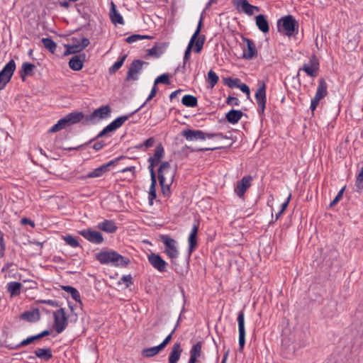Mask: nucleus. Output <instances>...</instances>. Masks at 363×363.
Returning <instances> with one entry per match:
<instances>
[{
  "label": "nucleus",
  "instance_id": "4468645a",
  "mask_svg": "<svg viewBox=\"0 0 363 363\" xmlns=\"http://www.w3.org/2000/svg\"><path fill=\"white\" fill-rule=\"evenodd\" d=\"M79 234L91 243L101 244L104 242L102 234L91 228H86L79 231Z\"/></svg>",
  "mask_w": 363,
  "mask_h": 363
},
{
  "label": "nucleus",
  "instance_id": "bf43d9fd",
  "mask_svg": "<svg viewBox=\"0 0 363 363\" xmlns=\"http://www.w3.org/2000/svg\"><path fill=\"white\" fill-rule=\"evenodd\" d=\"M345 189V186H344L343 188H342L339 192L337 193V194L336 195V196L334 198V199L330 202V207H333L335 206L340 201V199H342V195L344 194V191Z\"/></svg>",
  "mask_w": 363,
  "mask_h": 363
},
{
  "label": "nucleus",
  "instance_id": "4d7b16f0",
  "mask_svg": "<svg viewBox=\"0 0 363 363\" xmlns=\"http://www.w3.org/2000/svg\"><path fill=\"white\" fill-rule=\"evenodd\" d=\"M150 179L151 184L149 189V192L156 191V186H157V176L155 171H152L150 172Z\"/></svg>",
  "mask_w": 363,
  "mask_h": 363
},
{
  "label": "nucleus",
  "instance_id": "bb28decb",
  "mask_svg": "<svg viewBox=\"0 0 363 363\" xmlns=\"http://www.w3.org/2000/svg\"><path fill=\"white\" fill-rule=\"evenodd\" d=\"M97 228L100 230L108 233H113L118 229L116 223L113 220H104V221L98 223Z\"/></svg>",
  "mask_w": 363,
  "mask_h": 363
},
{
  "label": "nucleus",
  "instance_id": "1a4fd4ad",
  "mask_svg": "<svg viewBox=\"0 0 363 363\" xmlns=\"http://www.w3.org/2000/svg\"><path fill=\"white\" fill-rule=\"evenodd\" d=\"M147 62L141 60H134L130 65L125 79V82L136 81L138 79V74L141 73L143 66Z\"/></svg>",
  "mask_w": 363,
  "mask_h": 363
},
{
  "label": "nucleus",
  "instance_id": "2eb2a0df",
  "mask_svg": "<svg viewBox=\"0 0 363 363\" xmlns=\"http://www.w3.org/2000/svg\"><path fill=\"white\" fill-rule=\"evenodd\" d=\"M242 39L247 44V47L243 48L242 58L245 60H252L257 57V50L254 41L244 36H242Z\"/></svg>",
  "mask_w": 363,
  "mask_h": 363
},
{
  "label": "nucleus",
  "instance_id": "9b49d317",
  "mask_svg": "<svg viewBox=\"0 0 363 363\" xmlns=\"http://www.w3.org/2000/svg\"><path fill=\"white\" fill-rule=\"evenodd\" d=\"M164 155V149L162 143L157 145L152 156L147 160L149 162L148 169L150 172L155 171V167L161 162V160Z\"/></svg>",
  "mask_w": 363,
  "mask_h": 363
},
{
  "label": "nucleus",
  "instance_id": "39448f33",
  "mask_svg": "<svg viewBox=\"0 0 363 363\" xmlns=\"http://www.w3.org/2000/svg\"><path fill=\"white\" fill-rule=\"evenodd\" d=\"M258 89L255 92V99L257 104V112L260 116H264L267 103L266 84L264 81H258Z\"/></svg>",
  "mask_w": 363,
  "mask_h": 363
},
{
  "label": "nucleus",
  "instance_id": "0e129e2a",
  "mask_svg": "<svg viewBox=\"0 0 363 363\" xmlns=\"http://www.w3.org/2000/svg\"><path fill=\"white\" fill-rule=\"evenodd\" d=\"M225 103L230 106H239L240 101L237 97L229 96L227 98Z\"/></svg>",
  "mask_w": 363,
  "mask_h": 363
},
{
  "label": "nucleus",
  "instance_id": "a878e982",
  "mask_svg": "<svg viewBox=\"0 0 363 363\" xmlns=\"http://www.w3.org/2000/svg\"><path fill=\"white\" fill-rule=\"evenodd\" d=\"M35 65L31 62H23L21 69L19 70V76L22 81H25L27 76H33Z\"/></svg>",
  "mask_w": 363,
  "mask_h": 363
},
{
  "label": "nucleus",
  "instance_id": "58836bf2",
  "mask_svg": "<svg viewBox=\"0 0 363 363\" xmlns=\"http://www.w3.org/2000/svg\"><path fill=\"white\" fill-rule=\"evenodd\" d=\"M162 349L158 345L155 347L145 348L141 351V355L145 358H150L156 356Z\"/></svg>",
  "mask_w": 363,
  "mask_h": 363
},
{
  "label": "nucleus",
  "instance_id": "864d4df0",
  "mask_svg": "<svg viewBox=\"0 0 363 363\" xmlns=\"http://www.w3.org/2000/svg\"><path fill=\"white\" fill-rule=\"evenodd\" d=\"M63 240L65 241L67 245L72 247H79V243L78 240L72 235H69L63 236Z\"/></svg>",
  "mask_w": 363,
  "mask_h": 363
},
{
  "label": "nucleus",
  "instance_id": "49530a36",
  "mask_svg": "<svg viewBox=\"0 0 363 363\" xmlns=\"http://www.w3.org/2000/svg\"><path fill=\"white\" fill-rule=\"evenodd\" d=\"M152 38L150 35H140V34H133L125 39V41L128 43H133L140 40L143 39H150Z\"/></svg>",
  "mask_w": 363,
  "mask_h": 363
},
{
  "label": "nucleus",
  "instance_id": "79ce46f5",
  "mask_svg": "<svg viewBox=\"0 0 363 363\" xmlns=\"http://www.w3.org/2000/svg\"><path fill=\"white\" fill-rule=\"evenodd\" d=\"M44 47L51 53L54 54L57 48L56 43L50 38H44L41 40Z\"/></svg>",
  "mask_w": 363,
  "mask_h": 363
},
{
  "label": "nucleus",
  "instance_id": "09e8293b",
  "mask_svg": "<svg viewBox=\"0 0 363 363\" xmlns=\"http://www.w3.org/2000/svg\"><path fill=\"white\" fill-rule=\"evenodd\" d=\"M232 145V143L226 146L225 147H229ZM185 148L189 149L191 152H206L208 150H220L223 148L224 147L220 146V147H201V148H194L191 147H189L187 145H185Z\"/></svg>",
  "mask_w": 363,
  "mask_h": 363
},
{
  "label": "nucleus",
  "instance_id": "a211bd4d",
  "mask_svg": "<svg viewBox=\"0 0 363 363\" xmlns=\"http://www.w3.org/2000/svg\"><path fill=\"white\" fill-rule=\"evenodd\" d=\"M233 3L237 9L241 8L242 11L249 16H252L255 11H259L258 6L250 4L247 0H233Z\"/></svg>",
  "mask_w": 363,
  "mask_h": 363
},
{
  "label": "nucleus",
  "instance_id": "f3484780",
  "mask_svg": "<svg viewBox=\"0 0 363 363\" xmlns=\"http://www.w3.org/2000/svg\"><path fill=\"white\" fill-rule=\"evenodd\" d=\"M199 228V222L196 221L194 223L190 234L188 238V243H189V258L191 255V253L196 248L198 242H197V236L198 231Z\"/></svg>",
  "mask_w": 363,
  "mask_h": 363
},
{
  "label": "nucleus",
  "instance_id": "5701e85b",
  "mask_svg": "<svg viewBox=\"0 0 363 363\" xmlns=\"http://www.w3.org/2000/svg\"><path fill=\"white\" fill-rule=\"evenodd\" d=\"M63 118L65 120L67 126H70L84 119V114L82 111H74L68 113Z\"/></svg>",
  "mask_w": 363,
  "mask_h": 363
},
{
  "label": "nucleus",
  "instance_id": "7c9ffc66",
  "mask_svg": "<svg viewBox=\"0 0 363 363\" xmlns=\"http://www.w3.org/2000/svg\"><path fill=\"white\" fill-rule=\"evenodd\" d=\"M256 26L263 33L269 31V26L267 17L264 14H259L255 17Z\"/></svg>",
  "mask_w": 363,
  "mask_h": 363
},
{
  "label": "nucleus",
  "instance_id": "37998d69",
  "mask_svg": "<svg viewBox=\"0 0 363 363\" xmlns=\"http://www.w3.org/2000/svg\"><path fill=\"white\" fill-rule=\"evenodd\" d=\"M218 80L219 77L218 74L212 69L209 70L206 79L207 82L209 84V87L213 89L218 83Z\"/></svg>",
  "mask_w": 363,
  "mask_h": 363
},
{
  "label": "nucleus",
  "instance_id": "9d476101",
  "mask_svg": "<svg viewBox=\"0 0 363 363\" xmlns=\"http://www.w3.org/2000/svg\"><path fill=\"white\" fill-rule=\"evenodd\" d=\"M203 13L201 15L200 19L199 21L196 30L194 31V34L192 35L191 39H193L196 41L195 46L194 48V50L196 53H199L203 49L206 37L204 35H200L201 30L203 27Z\"/></svg>",
  "mask_w": 363,
  "mask_h": 363
},
{
  "label": "nucleus",
  "instance_id": "680f3d73",
  "mask_svg": "<svg viewBox=\"0 0 363 363\" xmlns=\"http://www.w3.org/2000/svg\"><path fill=\"white\" fill-rule=\"evenodd\" d=\"M4 233L0 230V258H2L5 255L6 245L4 239Z\"/></svg>",
  "mask_w": 363,
  "mask_h": 363
},
{
  "label": "nucleus",
  "instance_id": "4be33fe9",
  "mask_svg": "<svg viewBox=\"0 0 363 363\" xmlns=\"http://www.w3.org/2000/svg\"><path fill=\"white\" fill-rule=\"evenodd\" d=\"M20 319L28 323H35L40 319V313L38 308L26 311L20 315Z\"/></svg>",
  "mask_w": 363,
  "mask_h": 363
},
{
  "label": "nucleus",
  "instance_id": "aec40b11",
  "mask_svg": "<svg viewBox=\"0 0 363 363\" xmlns=\"http://www.w3.org/2000/svg\"><path fill=\"white\" fill-rule=\"evenodd\" d=\"M252 179V177L251 176H245L238 182L237 186L235 188V192L240 198L244 196L247 189L251 186L250 182Z\"/></svg>",
  "mask_w": 363,
  "mask_h": 363
},
{
  "label": "nucleus",
  "instance_id": "3c124183",
  "mask_svg": "<svg viewBox=\"0 0 363 363\" xmlns=\"http://www.w3.org/2000/svg\"><path fill=\"white\" fill-rule=\"evenodd\" d=\"M201 348H202V342L199 341L196 344H194L191 350L190 354L199 357L201 354Z\"/></svg>",
  "mask_w": 363,
  "mask_h": 363
},
{
  "label": "nucleus",
  "instance_id": "774afa93",
  "mask_svg": "<svg viewBox=\"0 0 363 363\" xmlns=\"http://www.w3.org/2000/svg\"><path fill=\"white\" fill-rule=\"evenodd\" d=\"M79 40V46L80 48L81 51L86 48L90 44V41L87 38H82Z\"/></svg>",
  "mask_w": 363,
  "mask_h": 363
},
{
  "label": "nucleus",
  "instance_id": "a18cd8bd",
  "mask_svg": "<svg viewBox=\"0 0 363 363\" xmlns=\"http://www.w3.org/2000/svg\"><path fill=\"white\" fill-rule=\"evenodd\" d=\"M67 127V125L65 122V120L62 118H60L57 123L56 124H55L53 126H52L48 132L49 133H56V132H58L61 130H62L63 128Z\"/></svg>",
  "mask_w": 363,
  "mask_h": 363
},
{
  "label": "nucleus",
  "instance_id": "6ab92c4d",
  "mask_svg": "<svg viewBox=\"0 0 363 363\" xmlns=\"http://www.w3.org/2000/svg\"><path fill=\"white\" fill-rule=\"evenodd\" d=\"M181 135L184 136L186 140L193 141L196 140H206V133L201 130L184 129L182 131Z\"/></svg>",
  "mask_w": 363,
  "mask_h": 363
},
{
  "label": "nucleus",
  "instance_id": "f257e3e1",
  "mask_svg": "<svg viewBox=\"0 0 363 363\" xmlns=\"http://www.w3.org/2000/svg\"><path fill=\"white\" fill-rule=\"evenodd\" d=\"M95 259L101 264H111L116 267H126L130 259L113 250H102L95 254Z\"/></svg>",
  "mask_w": 363,
  "mask_h": 363
},
{
  "label": "nucleus",
  "instance_id": "f03ea898",
  "mask_svg": "<svg viewBox=\"0 0 363 363\" xmlns=\"http://www.w3.org/2000/svg\"><path fill=\"white\" fill-rule=\"evenodd\" d=\"M277 30L279 33L288 37L298 34L299 24L291 15H286L277 21Z\"/></svg>",
  "mask_w": 363,
  "mask_h": 363
},
{
  "label": "nucleus",
  "instance_id": "c85d7f7f",
  "mask_svg": "<svg viewBox=\"0 0 363 363\" xmlns=\"http://www.w3.org/2000/svg\"><path fill=\"white\" fill-rule=\"evenodd\" d=\"M109 170L110 169L106 168V165L104 164L101 166L94 169L93 171L89 172L86 175L79 177V179L81 180H84L88 178L100 177Z\"/></svg>",
  "mask_w": 363,
  "mask_h": 363
},
{
  "label": "nucleus",
  "instance_id": "20e7f679",
  "mask_svg": "<svg viewBox=\"0 0 363 363\" xmlns=\"http://www.w3.org/2000/svg\"><path fill=\"white\" fill-rule=\"evenodd\" d=\"M111 113V108L108 105L102 106L95 109L91 114L84 115V120L82 121L84 125L89 123L94 124L96 123V118L104 119L108 118Z\"/></svg>",
  "mask_w": 363,
  "mask_h": 363
},
{
  "label": "nucleus",
  "instance_id": "338daca9",
  "mask_svg": "<svg viewBox=\"0 0 363 363\" xmlns=\"http://www.w3.org/2000/svg\"><path fill=\"white\" fill-rule=\"evenodd\" d=\"M322 99L315 96L313 97V99L311 100V106H310V109L311 111H312V113L314 112V111L316 109L318 104H319V101L321 100Z\"/></svg>",
  "mask_w": 363,
  "mask_h": 363
},
{
  "label": "nucleus",
  "instance_id": "e433bc0d",
  "mask_svg": "<svg viewBox=\"0 0 363 363\" xmlns=\"http://www.w3.org/2000/svg\"><path fill=\"white\" fill-rule=\"evenodd\" d=\"M23 285L18 281H11L7 284V291L11 296H16L21 294V289Z\"/></svg>",
  "mask_w": 363,
  "mask_h": 363
},
{
  "label": "nucleus",
  "instance_id": "ddd939ff",
  "mask_svg": "<svg viewBox=\"0 0 363 363\" xmlns=\"http://www.w3.org/2000/svg\"><path fill=\"white\" fill-rule=\"evenodd\" d=\"M147 259L150 264L158 272H164L167 271L168 263L159 254L150 252L147 255Z\"/></svg>",
  "mask_w": 363,
  "mask_h": 363
},
{
  "label": "nucleus",
  "instance_id": "a19ab883",
  "mask_svg": "<svg viewBox=\"0 0 363 363\" xmlns=\"http://www.w3.org/2000/svg\"><path fill=\"white\" fill-rule=\"evenodd\" d=\"M128 57L127 54H124L121 56H120L118 59V60L114 62V64L108 68V73L109 74L112 75L115 74L123 65L125 60H126Z\"/></svg>",
  "mask_w": 363,
  "mask_h": 363
},
{
  "label": "nucleus",
  "instance_id": "ea45409f",
  "mask_svg": "<svg viewBox=\"0 0 363 363\" xmlns=\"http://www.w3.org/2000/svg\"><path fill=\"white\" fill-rule=\"evenodd\" d=\"M182 103L186 107L194 108L198 106V99L193 95L186 94L182 97Z\"/></svg>",
  "mask_w": 363,
  "mask_h": 363
},
{
  "label": "nucleus",
  "instance_id": "c9c22d12",
  "mask_svg": "<svg viewBox=\"0 0 363 363\" xmlns=\"http://www.w3.org/2000/svg\"><path fill=\"white\" fill-rule=\"evenodd\" d=\"M35 356L45 361L52 358V350L50 348H38L34 351Z\"/></svg>",
  "mask_w": 363,
  "mask_h": 363
},
{
  "label": "nucleus",
  "instance_id": "423d86ee",
  "mask_svg": "<svg viewBox=\"0 0 363 363\" xmlns=\"http://www.w3.org/2000/svg\"><path fill=\"white\" fill-rule=\"evenodd\" d=\"M16 67L15 61L11 60L0 71V90L4 89L6 85L10 82L16 70Z\"/></svg>",
  "mask_w": 363,
  "mask_h": 363
},
{
  "label": "nucleus",
  "instance_id": "6e6d98bb",
  "mask_svg": "<svg viewBox=\"0 0 363 363\" xmlns=\"http://www.w3.org/2000/svg\"><path fill=\"white\" fill-rule=\"evenodd\" d=\"M179 324V320L177 321V325H175V327L174 328V329L172 330V332L170 333V334H169L165 338L164 340L159 345L161 348L163 350L164 347H166V346L169 343V342L172 340V335L174 333L176 329H177V327Z\"/></svg>",
  "mask_w": 363,
  "mask_h": 363
},
{
  "label": "nucleus",
  "instance_id": "dca6fc26",
  "mask_svg": "<svg viewBox=\"0 0 363 363\" xmlns=\"http://www.w3.org/2000/svg\"><path fill=\"white\" fill-rule=\"evenodd\" d=\"M144 106V104H142L139 108H138L134 111L130 113L128 115L121 116L113 120L111 123H110L108 125V128L111 132H113L120 127H121L123 123L128 121L131 116H133L135 113H136L139 110H140Z\"/></svg>",
  "mask_w": 363,
  "mask_h": 363
},
{
  "label": "nucleus",
  "instance_id": "5fc2aeb1",
  "mask_svg": "<svg viewBox=\"0 0 363 363\" xmlns=\"http://www.w3.org/2000/svg\"><path fill=\"white\" fill-rule=\"evenodd\" d=\"M170 168V163L167 161L160 162V165L157 169V177L164 176V171Z\"/></svg>",
  "mask_w": 363,
  "mask_h": 363
},
{
  "label": "nucleus",
  "instance_id": "412c9836",
  "mask_svg": "<svg viewBox=\"0 0 363 363\" xmlns=\"http://www.w3.org/2000/svg\"><path fill=\"white\" fill-rule=\"evenodd\" d=\"M85 60L86 55L84 53L74 55L69 61V67L73 71H79L83 68Z\"/></svg>",
  "mask_w": 363,
  "mask_h": 363
},
{
  "label": "nucleus",
  "instance_id": "de8ad7c7",
  "mask_svg": "<svg viewBox=\"0 0 363 363\" xmlns=\"http://www.w3.org/2000/svg\"><path fill=\"white\" fill-rule=\"evenodd\" d=\"M195 40H194L193 39H190L187 48H186V50L184 52V55L183 58V61H184V65H186L187 61L189 60L191 57L192 48L194 45L195 46Z\"/></svg>",
  "mask_w": 363,
  "mask_h": 363
},
{
  "label": "nucleus",
  "instance_id": "4c0bfd02",
  "mask_svg": "<svg viewBox=\"0 0 363 363\" xmlns=\"http://www.w3.org/2000/svg\"><path fill=\"white\" fill-rule=\"evenodd\" d=\"M111 133L110 130L108 128L107 126H106L101 131H100L98 135L91 139L89 141H88L87 143H84V145H80L76 147H64L65 150H79L82 147H83L84 145H86L88 144H90L92 142L96 140L97 139L100 138H103L104 137L106 134Z\"/></svg>",
  "mask_w": 363,
  "mask_h": 363
},
{
  "label": "nucleus",
  "instance_id": "6e6552de",
  "mask_svg": "<svg viewBox=\"0 0 363 363\" xmlns=\"http://www.w3.org/2000/svg\"><path fill=\"white\" fill-rule=\"evenodd\" d=\"M320 63L318 57L315 54H313L310 57L308 63H304L301 68L298 69L297 76L299 75L300 71H303L306 74L311 77H315L318 74Z\"/></svg>",
  "mask_w": 363,
  "mask_h": 363
},
{
  "label": "nucleus",
  "instance_id": "e2e57ef3",
  "mask_svg": "<svg viewBox=\"0 0 363 363\" xmlns=\"http://www.w3.org/2000/svg\"><path fill=\"white\" fill-rule=\"evenodd\" d=\"M245 344V333H239V349L240 352H242Z\"/></svg>",
  "mask_w": 363,
  "mask_h": 363
},
{
  "label": "nucleus",
  "instance_id": "cd10ccee",
  "mask_svg": "<svg viewBox=\"0 0 363 363\" xmlns=\"http://www.w3.org/2000/svg\"><path fill=\"white\" fill-rule=\"evenodd\" d=\"M158 177L159 183L161 186L162 193L163 196L164 197H167V198L169 197L171 195L170 186H171L172 184L173 183L174 174H172L171 176L169 183H167V184L165 183L166 179H165L164 176L160 175V177Z\"/></svg>",
  "mask_w": 363,
  "mask_h": 363
},
{
  "label": "nucleus",
  "instance_id": "0eeeda50",
  "mask_svg": "<svg viewBox=\"0 0 363 363\" xmlns=\"http://www.w3.org/2000/svg\"><path fill=\"white\" fill-rule=\"evenodd\" d=\"M54 328L57 333H62L68 325L65 310L63 308L54 311Z\"/></svg>",
  "mask_w": 363,
  "mask_h": 363
},
{
  "label": "nucleus",
  "instance_id": "f704fd0d",
  "mask_svg": "<svg viewBox=\"0 0 363 363\" xmlns=\"http://www.w3.org/2000/svg\"><path fill=\"white\" fill-rule=\"evenodd\" d=\"M61 289L64 290L65 291L69 294L72 296V298L77 303H79L80 305H82V302L81 301L80 294L79 291L69 285H62Z\"/></svg>",
  "mask_w": 363,
  "mask_h": 363
},
{
  "label": "nucleus",
  "instance_id": "2f4dec72",
  "mask_svg": "<svg viewBox=\"0 0 363 363\" xmlns=\"http://www.w3.org/2000/svg\"><path fill=\"white\" fill-rule=\"evenodd\" d=\"M167 47V43H155V45L150 49L147 50V55L159 57L164 52Z\"/></svg>",
  "mask_w": 363,
  "mask_h": 363
},
{
  "label": "nucleus",
  "instance_id": "69168bd1",
  "mask_svg": "<svg viewBox=\"0 0 363 363\" xmlns=\"http://www.w3.org/2000/svg\"><path fill=\"white\" fill-rule=\"evenodd\" d=\"M38 303L47 304V305L51 306L52 307H59L60 306L59 302L54 301V300H50V299L38 300Z\"/></svg>",
  "mask_w": 363,
  "mask_h": 363
},
{
  "label": "nucleus",
  "instance_id": "8fccbe9b",
  "mask_svg": "<svg viewBox=\"0 0 363 363\" xmlns=\"http://www.w3.org/2000/svg\"><path fill=\"white\" fill-rule=\"evenodd\" d=\"M158 84H163L169 85L170 84L169 74L167 73H164V74H162L160 75L159 77H157L155 79L154 84H155L157 86Z\"/></svg>",
  "mask_w": 363,
  "mask_h": 363
},
{
  "label": "nucleus",
  "instance_id": "13d9d810",
  "mask_svg": "<svg viewBox=\"0 0 363 363\" xmlns=\"http://www.w3.org/2000/svg\"><path fill=\"white\" fill-rule=\"evenodd\" d=\"M122 282L125 283V287L128 288L130 285L133 284L132 276L130 274L122 276L118 281V284H121Z\"/></svg>",
  "mask_w": 363,
  "mask_h": 363
},
{
  "label": "nucleus",
  "instance_id": "473e14b6",
  "mask_svg": "<svg viewBox=\"0 0 363 363\" xmlns=\"http://www.w3.org/2000/svg\"><path fill=\"white\" fill-rule=\"evenodd\" d=\"M71 40L74 43L72 45L65 44V47L66 48V50L64 52V56H67L71 54H75L77 52H81L80 48L79 46V40L75 37H72Z\"/></svg>",
  "mask_w": 363,
  "mask_h": 363
},
{
  "label": "nucleus",
  "instance_id": "b1692460",
  "mask_svg": "<svg viewBox=\"0 0 363 363\" xmlns=\"http://www.w3.org/2000/svg\"><path fill=\"white\" fill-rule=\"evenodd\" d=\"M183 352L180 342H175L169 353L168 362L169 363H177L180 359Z\"/></svg>",
  "mask_w": 363,
  "mask_h": 363
},
{
  "label": "nucleus",
  "instance_id": "052dcab7",
  "mask_svg": "<svg viewBox=\"0 0 363 363\" xmlns=\"http://www.w3.org/2000/svg\"><path fill=\"white\" fill-rule=\"evenodd\" d=\"M356 186L359 190L363 189V167L357 177Z\"/></svg>",
  "mask_w": 363,
  "mask_h": 363
},
{
  "label": "nucleus",
  "instance_id": "f8f14e48",
  "mask_svg": "<svg viewBox=\"0 0 363 363\" xmlns=\"http://www.w3.org/2000/svg\"><path fill=\"white\" fill-rule=\"evenodd\" d=\"M223 84L229 88H238L242 92L247 95V99L250 96V87L244 83H240L239 78L225 77L223 79Z\"/></svg>",
  "mask_w": 363,
  "mask_h": 363
},
{
  "label": "nucleus",
  "instance_id": "c03bdc74",
  "mask_svg": "<svg viewBox=\"0 0 363 363\" xmlns=\"http://www.w3.org/2000/svg\"><path fill=\"white\" fill-rule=\"evenodd\" d=\"M238 333H245V314L244 311L241 310L238 313Z\"/></svg>",
  "mask_w": 363,
  "mask_h": 363
},
{
  "label": "nucleus",
  "instance_id": "72a5a7b5",
  "mask_svg": "<svg viewBox=\"0 0 363 363\" xmlns=\"http://www.w3.org/2000/svg\"><path fill=\"white\" fill-rule=\"evenodd\" d=\"M328 95V84L323 77H320L318 80V85L316 90V96L323 99Z\"/></svg>",
  "mask_w": 363,
  "mask_h": 363
},
{
  "label": "nucleus",
  "instance_id": "7ed1b4c3",
  "mask_svg": "<svg viewBox=\"0 0 363 363\" xmlns=\"http://www.w3.org/2000/svg\"><path fill=\"white\" fill-rule=\"evenodd\" d=\"M160 238L164 245V252L171 259L172 264L176 265L175 259L179 256V250L177 247V242L168 235H161Z\"/></svg>",
  "mask_w": 363,
  "mask_h": 363
},
{
  "label": "nucleus",
  "instance_id": "603ef678",
  "mask_svg": "<svg viewBox=\"0 0 363 363\" xmlns=\"http://www.w3.org/2000/svg\"><path fill=\"white\" fill-rule=\"evenodd\" d=\"M33 342L32 337L31 336H30L26 338L25 340H22L19 344L9 346V348L11 350H18L21 347L27 346Z\"/></svg>",
  "mask_w": 363,
  "mask_h": 363
},
{
  "label": "nucleus",
  "instance_id": "c756f323",
  "mask_svg": "<svg viewBox=\"0 0 363 363\" xmlns=\"http://www.w3.org/2000/svg\"><path fill=\"white\" fill-rule=\"evenodd\" d=\"M243 115V112L240 110L231 109L225 113V119L231 124H236L242 118Z\"/></svg>",
  "mask_w": 363,
  "mask_h": 363
},
{
  "label": "nucleus",
  "instance_id": "393cba45",
  "mask_svg": "<svg viewBox=\"0 0 363 363\" xmlns=\"http://www.w3.org/2000/svg\"><path fill=\"white\" fill-rule=\"evenodd\" d=\"M109 16H110L111 22L115 25H116V24L123 25L125 23L123 16L117 11L116 6L113 3V1L111 2Z\"/></svg>",
  "mask_w": 363,
  "mask_h": 363
}]
</instances>
